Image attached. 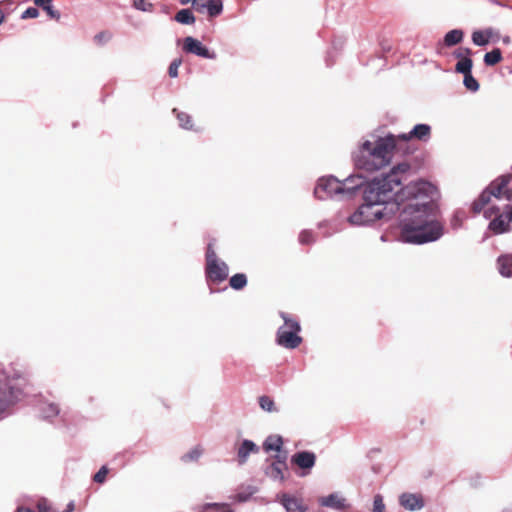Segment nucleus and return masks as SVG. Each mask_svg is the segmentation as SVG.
Instances as JSON below:
<instances>
[{
    "instance_id": "obj_37",
    "label": "nucleus",
    "mask_w": 512,
    "mask_h": 512,
    "mask_svg": "<svg viewBox=\"0 0 512 512\" xmlns=\"http://www.w3.org/2000/svg\"><path fill=\"white\" fill-rule=\"evenodd\" d=\"M39 15V11L34 8V7H29L27 8L23 14H22V18L23 19H28V18H36L37 16Z\"/></svg>"
},
{
    "instance_id": "obj_1",
    "label": "nucleus",
    "mask_w": 512,
    "mask_h": 512,
    "mask_svg": "<svg viewBox=\"0 0 512 512\" xmlns=\"http://www.w3.org/2000/svg\"><path fill=\"white\" fill-rule=\"evenodd\" d=\"M390 162H380L389 164ZM383 165L377 162H361L357 173L349 176L345 181L352 184V188L366 185L363 204L349 217L351 224L366 225L376 220L390 218L395 211L400 212L401 238L407 243L422 244L438 239L442 234L439 222L431 217L433 199L438 196L436 185L419 179L411 181L396 193L403 178L400 174L409 169V162H399L387 174L369 179L364 172L380 169Z\"/></svg>"
},
{
    "instance_id": "obj_2",
    "label": "nucleus",
    "mask_w": 512,
    "mask_h": 512,
    "mask_svg": "<svg viewBox=\"0 0 512 512\" xmlns=\"http://www.w3.org/2000/svg\"><path fill=\"white\" fill-rule=\"evenodd\" d=\"M373 137V140H365L361 144V151L367 156L378 160H391L394 156H406L405 139L399 135L387 134L384 137Z\"/></svg>"
},
{
    "instance_id": "obj_7",
    "label": "nucleus",
    "mask_w": 512,
    "mask_h": 512,
    "mask_svg": "<svg viewBox=\"0 0 512 512\" xmlns=\"http://www.w3.org/2000/svg\"><path fill=\"white\" fill-rule=\"evenodd\" d=\"M400 138L405 139V151L407 155L416 150L413 140L426 142L431 136V127L428 124H417L408 133L399 134Z\"/></svg>"
},
{
    "instance_id": "obj_30",
    "label": "nucleus",
    "mask_w": 512,
    "mask_h": 512,
    "mask_svg": "<svg viewBox=\"0 0 512 512\" xmlns=\"http://www.w3.org/2000/svg\"><path fill=\"white\" fill-rule=\"evenodd\" d=\"M259 405L260 407L267 411V412H274L276 411V407H275V403L273 401L272 398H270L269 396H261L259 398Z\"/></svg>"
},
{
    "instance_id": "obj_6",
    "label": "nucleus",
    "mask_w": 512,
    "mask_h": 512,
    "mask_svg": "<svg viewBox=\"0 0 512 512\" xmlns=\"http://www.w3.org/2000/svg\"><path fill=\"white\" fill-rule=\"evenodd\" d=\"M483 214L486 219H491L489 229L494 234H502L510 230L511 221L509 219V209L504 207L501 211L499 207L492 205L483 209Z\"/></svg>"
},
{
    "instance_id": "obj_19",
    "label": "nucleus",
    "mask_w": 512,
    "mask_h": 512,
    "mask_svg": "<svg viewBox=\"0 0 512 512\" xmlns=\"http://www.w3.org/2000/svg\"><path fill=\"white\" fill-rule=\"evenodd\" d=\"M463 31L460 29H453L449 31L444 37V44L448 47L460 43L463 39Z\"/></svg>"
},
{
    "instance_id": "obj_34",
    "label": "nucleus",
    "mask_w": 512,
    "mask_h": 512,
    "mask_svg": "<svg viewBox=\"0 0 512 512\" xmlns=\"http://www.w3.org/2000/svg\"><path fill=\"white\" fill-rule=\"evenodd\" d=\"M181 64H182L181 59H175L171 62L169 69H168V73H169L170 77L175 78L178 76V69Z\"/></svg>"
},
{
    "instance_id": "obj_36",
    "label": "nucleus",
    "mask_w": 512,
    "mask_h": 512,
    "mask_svg": "<svg viewBox=\"0 0 512 512\" xmlns=\"http://www.w3.org/2000/svg\"><path fill=\"white\" fill-rule=\"evenodd\" d=\"M108 469L106 466H102L99 471L94 475L93 480L97 483H103L106 480Z\"/></svg>"
},
{
    "instance_id": "obj_39",
    "label": "nucleus",
    "mask_w": 512,
    "mask_h": 512,
    "mask_svg": "<svg viewBox=\"0 0 512 512\" xmlns=\"http://www.w3.org/2000/svg\"><path fill=\"white\" fill-rule=\"evenodd\" d=\"M471 54V50L469 48H460L456 51L455 55L457 58L464 59V57H469Z\"/></svg>"
},
{
    "instance_id": "obj_28",
    "label": "nucleus",
    "mask_w": 512,
    "mask_h": 512,
    "mask_svg": "<svg viewBox=\"0 0 512 512\" xmlns=\"http://www.w3.org/2000/svg\"><path fill=\"white\" fill-rule=\"evenodd\" d=\"M207 9L209 16L215 17L222 12V3L216 0H207L206 1Z\"/></svg>"
},
{
    "instance_id": "obj_35",
    "label": "nucleus",
    "mask_w": 512,
    "mask_h": 512,
    "mask_svg": "<svg viewBox=\"0 0 512 512\" xmlns=\"http://www.w3.org/2000/svg\"><path fill=\"white\" fill-rule=\"evenodd\" d=\"M133 6L140 11H151L152 9V4L146 0H133Z\"/></svg>"
},
{
    "instance_id": "obj_12",
    "label": "nucleus",
    "mask_w": 512,
    "mask_h": 512,
    "mask_svg": "<svg viewBox=\"0 0 512 512\" xmlns=\"http://www.w3.org/2000/svg\"><path fill=\"white\" fill-rule=\"evenodd\" d=\"M291 461L301 469H311L315 465L316 455L309 451L297 452L292 456Z\"/></svg>"
},
{
    "instance_id": "obj_15",
    "label": "nucleus",
    "mask_w": 512,
    "mask_h": 512,
    "mask_svg": "<svg viewBox=\"0 0 512 512\" xmlns=\"http://www.w3.org/2000/svg\"><path fill=\"white\" fill-rule=\"evenodd\" d=\"M319 503L321 506L334 508L336 510H343L345 508V499L341 498L338 494L320 497Z\"/></svg>"
},
{
    "instance_id": "obj_20",
    "label": "nucleus",
    "mask_w": 512,
    "mask_h": 512,
    "mask_svg": "<svg viewBox=\"0 0 512 512\" xmlns=\"http://www.w3.org/2000/svg\"><path fill=\"white\" fill-rule=\"evenodd\" d=\"M175 20L178 23L184 24V25H191L195 23V17L193 13L189 9H182L177 12L175 15Z\"/></svg>"
},
{
    "instance_id": "obj_3",
    "label": "nucleus",
    "mask_w": 512,
    "mask_h": 512,
    "mask_svg": "<svg viewBox=\"0 0 512 512\" xmlns=\"http://www.w3.org/2000/svg\"><path fill=\"white\" fill-rule=\"evenodd\" d=\"M512 180L511 175H502L493 180L486 189L475 199L471 204V211L473 214H479L483 209L489 205L492 197L496 199H504L506 201L512 200V187L509 186Z\"/></svg>"
},
{
    "instance_id": "obj_21",
    "label": "nucleus",
    "mask_w": 512,
    "mask_h": 512,
    "mask_svg": "<svg viewBox=\"0 0 512 512\" xmlns=\"http://www.w3.org/2000/svg\"><path fill=\"white\" fill-rule=\"evenodd\" d=\"M173 113L176 115L178 119L179 126L183 129L190 130L193 128L192 118L189 114L185 112H180L177 109H173Z\"/></svg>"
},
{
    "instance_id": "obj_44",
    "label": "nucleus",
    "mask_w": 512,
    "mask_h": 512,
    "mask_svg": "<svg viewBox=\"0 0 512 512\" xmlns=\"http://www.w3.org/2000/svg\"><path fill=\"white\" fill-rule=\"evenodd\" d=\"M189 2H192V3H193V0H180V3H181L182 5H186V4H188Z\"/></svg>"
},
{
    "instance_id": "obj_23",
    "label": "nucleus",
    "mask_w": 512,
    "mask_h": 512,
    "mask_svg": "<svg viewBox=\"0 0 512 512\" xmlns=\"http://www.w3.org/2000/svg\"><path fill=\"white\" fill-rule=\"evenodd\" d=\"M229 285L234 290H241L247 285V277L243 273L233 275L229 280Z\"/></svg>"
},
{
    "instance_id": "obj_24",
    "label": "nucleus",
    "mask_w": 512,
    "mask_h": 512,
    "mask_svg": "<svg viewBox=\"0 0 512 512\" xmlns=\"http://www.w3.org/2000/svg\"><path fill=\"white\" fill-rule=\"evenodd\" d=\"M280 316L284 321V325L282 327H287L288 330L301 331L299 321L295 317L284 312H281Z\"/></svg>"
},
{
    "instance_id": "obj_33",
    "label": "nucleus",
    "mask_w": 512,
    "mask_h": 512,
    "mask_svg": "<svg viewBox=\"0 0 512 512\" xmlns=\"http://www.w3.org/2000/svg\"><path fill=\"white\" fill-rule=\"evenodd\" d=\"M299 241L301 244H311L314 242V236L313 233L307 230H304L299 235Z\"/></svg>"
},
{
    "instance_id": "obj_32",
    "label": "nucleus",
    "mask_w": 512,
    "mask_h": 512,
    "mask_svg": "<svg viewBox=\"0 0 512 512\" xmlns=\"http://www.w3.org/2000/svg\"><path fill=\"white\" fill-rule=\"evenodd\" d=\"M372 512H385V504L380 494L374 496Z\"/></svg>"
},
{
    "instance_id": "obj_27",
    "label": "nucleus",
    "mask_w": 512,
    "mask_h": 512,
    "mask_svg": "<svg viewBox=\"0 0 512 512\" xmlns=\"http://www.w3.org/2000/svg\"><path fill=\"white\" fill-rule=\"evenodd\" d=\"M472 65H473L472 60L469 57H464V59H461L460 61H458L455 69L458 73L467 75V74L471 73Z\"/></svg>"
},
{
    "instance_id": "obj_45",
    "label": "nucleus",
    "mask_w": 512,
    "mask_h": 512,
    "mask_svg": "<svg viewBox=\"0 0 512 512\" xmlns=\"http://www.w3.org/2000/svg\"><path fill=\"white\" fill-rule=\"evenodd\" d=\"M4 20V14L3 12L0 10V24L2 23V21Z\"/></svg>"
},
{
    "instance_id": "obj_13",
    "label": "nucleus",
    "mask_w": 512,
    "mask_h": 512,
    "mask_svg": "<svg viewBox=\"0 0 512 512\" xmlns=\"http://www.w3.org/2000/svg\"><path fill=\"white\" fill-rule=\"evenodd\" d=\"M400 504L407 510H419L424 506V500L419 494L404 493L400 496Z\"/></svg>"
},
{
    "instance_id": "obj_14",
    "label": "nucleus",
    "mask_w": 512,
    "mask_h": 512,
    "mask_svg": "<svg viewBox=\"0 0 512 512\" xmlns=\"http://www.w3.org/2000/svg\"><path fill=\"white\" fill-rule=\"evenodd\" d=\"M259 448L250 440H244L238 449L237 457L239 464H244L247 461L250 453H258Z\"/></svg>"
},
{
    "instance_id": "obj_11",
    "label": "nucleus",
    "mask_w": 512,
    "mask_h": 512,
    "mask_svg": "<svg viewBox=\"0 0 512 512\" xmlns=\"http://www.w3.org/2000/svg\"><path fill=\"white\" fill-rule=\"evenodd\" d=\"M281 503L287 512H306L308 506L304 504L303 499L293 495L283 494Z\"/></svg>"
},
{
    "instance_id": "obj_22",
    "label": "nucleus",
    "mask_w": 512,
    "mask_h": 512,
    "mask_svg": "<svg viewBox=\"0 0 512 512\" xmlns=\"http://www.w3.org/2000/svg\"><path fill=\"white\" fill-rule=\"evenodd\" d=\"M34 3L37 6L42 7L51 18L56 20L60 18L59 12L56 11L52 6V0H34Z\"/></svg>"
},
{
    "instance_id": "obj_5",
    "label": "nucleus",
    "mask_w": 512,
    "mask_h": 512,
    "mask_svg": "<svg viewBox=\"0 0 512 512\" xmlns=\"http://www.w3.org/2000/svg\"><path fill=\"white\" fill-rule=\"evenodd\" d=\"M205 273L207 278L214 283L223 282L228 277V266L225 262L219 261L211 243L208 244L206 250Z\"/></svg>"
},
{
    "instance_id": "obj_46",
    "label": "nucleus",
    "mask_w": 512,
    "mask_h": 512,
    "mask_svg": "<svg viewBox=\"0 0 512 512\" xmlns=\"http://www.w3.org/2000/svg\"><path fill=\"white\" fill-rule=\"evenodd\" d=\"M503 512H512V509H506Z\"/></svg>"
},
{
    "instance_id": "obj_42",
    "label": "nucleus",
    "mask_w": 512,
    "mask_h": 512,
    "mask_svg": "<svg viewBox=\"0 0 512 512\" xmlns=\"http://www.w3.org/2000/svg\"><path fill=\"white\" fill-rule=\"evenodd\" d=\"M506 208L509 209V219L512 223V205L506 204Z\"/></svg>"
},
{
    "instance_id": "obj_16",
    "label": "nucleus",
    "mask_w": 512,
    "mask_h": 512,
    "mask_svg": "<svg viewBox=\"0 0 512 512\" xmlns=\"http://www.w3.org/2000/svg\"><path fill=\"white\" fill-rule=\"evenodd\" d=\"M499 273L504 277H512V254L501 255L497 259Z\"/></svg>"
},
{
    "instance_id": "obj_31",
    "label": "nucleus",
    "mask_w": 512,
    "mask_h": 512,
    "mask_svg": "<svg viewBox=\"0 0 512 512\" xmlns=\"http://www.w3.org/2000/svg\"><path fill=\"white\" fill-rule=\"evenodd\" d=\"M463 83H464V86L472 92H476L479 89V84H478L477 80L472 76L471 73L464 75Z\"/></svg>"
},
{
    "instance_id": "obj_9",
    "label": "nucleus",
    "mask_w": 512,
    "mask_h": 512,
    "mask_svg": "<svg viewBox=\"0 0 512 512\" xmlns=\"http://www.w3.org/2000/svg\"><path fill=\"white\" fill-rule=\"evenodd\" d=\"M342 190L340 182L333 178H321L315 187L314 194L319 199H325Z\"/></svg>"
},
{
    "instance_id": "obj_10",
    "label": "nucleus",
    "mask_w": 512,
    "mask_h": 512,
    "mask_svg": "<svg viewBox=\"0 0 512 512\" xmlns=\"http://www.w3.org/2000/svg\"><path fill=\"white\" fill-rule=\"evenodd\" d=\"M300 331L288 330L287 327H280L277 331V343L287 349H295L302 343Z\"/></svg>"
},
{
    "instance_id": "obj_26",
    "label": "nucleus",
    "mask_w": 512,
    "mask_h": 512,
    "mask_svg": "<svg viewBox=\"0 0 512 512\" xmlns=\"http://www.w3.org/2000/svg\"><path fill=\"white\" fill-rule=\"evenodd\" d=\"M203 453V448L200 445L195 446L193 449H191L189 452L184 454L182 456V461L188 463V462H194L197 461Z\"/></svg>"
},
{
    "instance_id": "obj_4",
    "label": "nucleus",
    "mask_w": 512,
    "mask_h": 512,
    "mask_svg": "<svg viewBox=\"0 0 512 512\" xmlns=\"http://www.w3.org/2000/svg\"><path fill=\"white\" fill-rule=\"evenodd\" d=\"M24 382V378H4L3 381L0 380V413L20 399L22 395L21 385Z\"/></svg>"
},
{
    "instance_id": "obj_38",
    "label": "nucleus",
    "mask_w": 512,
    "mask_h": 512,
    "mask_svg": "<svg viewBox=\"0 0 512 512\" xmlns=\"http://www.w3.org/2000/svg\"><path fill=\"white\" fill-rule=\"evenodd\" d=\"M206 1H193V7L196 11L200 12V13H203L206 11L207 9V6H206Z\"/></svg>"
},
{
    "instance_id": "obj_25",
    "label": "nucleus",
    "mask_w": 512,
    "mask_h": 512,
    "mask_svg": "<svg viewBox=\"0 0 512 512\" xmlns=\"http://www.w3.org/2000/svg\"><path fill=\"white\" fill-rule=\"evenodd\" d=\"M502 59L501 51L500 49L496 48L493 49L490 52H487L484 56V62L488 66H493L497 63H499Z\"/></svg>"
},
{
    "instance_id": "obj_18",
    "label": "nucleus",
    "mask_w": 512,
    "mask_h": 512,
    "mask_svg": "<svg viewBox=\"0 0 512 512\" xmlns=\"http://www.w3.org/2000/svg\"><path fill=\"white\" fill-rule=\"evenodd\" d=\"M276 461L271 464V474L275 478H284L283 471L286 470V455H280L278 454L276 456Z\"/></svg>"
},
{
    "instance_id": "obj_43",
    "label": "nucleus",
    "mask_w": 512,
    "mask_h": 512,
    "mask_svg": "<svg viewBox=\"0 0 512 512\" xmlns=\"http://www.w3.org/2000/svg\"><path fill=\"white\" fill-rule=\"evenodd\" d=\"M104 36H105V34H104V33H101V34L96 35V36H95V39H96L97 41H101V40L103 39V37H104Z\"/></svg>"
},
{
    "instance_id": "obj_40",
    "label": "nucleus",
    "mask_w": 512,
    "mask_h": 512,
    "mask_svg": "<svg viewBox=\"0 0 512 512\" xmlns=\"http://www.w3.org/2000/svg\"><path fill=\"white\" fill-rule=\"evenodd\" d=\"M49 408H50V412H51V414H53V415H57V414L59 413V409H58L57 405H55V404H50V405H49Z\"/></svg>"
},
{
    "instance_id": "obj_29",
    "label": "nucleus",
    "mask_w": 512,
    "mask_h": 512,
    "mask_svg": "<svg viewBox=\"0 0 512 512\" xmlns=\"http://www.w3.org/2000/svg\"><path fill=\"white\" fill-rule=\"evenodd\" d=\"M472 41L477 46H485L489 42V35L482 31H475L472 34Z\"/></svg>"
},
{
    "instance_id": "obj_8",
    "label": "nucleus",
    "mask_w": 512,
    "mask_h": 512,
    "mask_svg": "<svg viewBox=\"0 0 512 512\" xmlns=\"http://www.w3.org/2000/svg\"><path fill=\"white\" fill-rule=\"evenodd\" d=\"M183 50L186 53L194 54L196 56L206 59H216L217 55L214 51H210L199 40L188 36L183 40Z\"/></svg>"
},
{
    "instance_id": "obj_17",
    "label": "nucleus",
    "mask_w": 512,
    "mask_h": 512,
    "mask_svg": "<svg viewBox=\"0 0 512 512\" xmlns=\"http://www.w3.org/2000/svg\"><path fill=\"white\" fill-rule=\"evenodd\" d=\"M283 446V439L279 435H270L263 443L265 452L275 451L280 453Z\"/></svg>"
},
{
    "instance_id": "obj_41",
    "label": "nucleus",
    "mask_w": 512,
    "mask_h": 512,
    "mask_svg": "<svg viewBox=\"0 0 512 512\" xmlns=\"http://www.w3.org/2000/svg\"><path fill=\"white\" fill-rule=\"evenodd\" d=\"M15 512H34V511L27 507H18Z\"/></svg>"
}]
</instances>
